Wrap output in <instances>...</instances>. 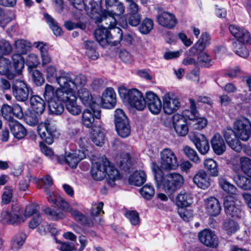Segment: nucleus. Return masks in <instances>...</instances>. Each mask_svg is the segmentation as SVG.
Here are the masks:
<instances>
[{"instance_id": "obj_44", "label": "nucleus", "mask_w": 251, "mask_h": 251, "mask_svg": "<svg viewBox=\"0 0 251 251\" xmlns=\"http://www.w3.org/2000/svg\"><path fill=\"white\" fill-rule=\"evenodd\" d=\"M44 17L54 34L56 36L62 35L63 32L61 28L58 26V23L48 14H45Z\"/></svg>"}, {"instance_id": "obj_15", "label": "nucleus", "mask_w": 251, "mask_h": 251, "mask_svg": "<svg viewBox=\"0 0 251 251\" xmlns=\"http://www.w3.org/2000/svg\"><path fill=\"white\" fill-rule=\"evenodd\" d=\"M229 30L231 34L237 39L236 41L233 42L251 44V36L246 29L238 25H230L229 26Z\"/></svg>"}, {"instance_id": "obj_4", "label": "nucleus", "mask_w": 251, "mask_h": 251, "mask_svg": "<svg viewBox=\"0 0 251 251\" xmlns=\"http://www.w3.org/2000/svg\"><path fill=\"white\" fill-rule=\"evenodd\" d=\"M119 93L124 102L128 103L138 110H143L145 108V98L137 89L128 90L122 86L119 88Z\"/></svg>"}, {"instance_id": "obj_34", "label": "nucleus", "mask_w": 251, "mask_h": 251, "mask_svg": "<svg viewBox=\"0 0 251 251\" xmlns=\"http://www.w3.org/2000/svg\"><path fill=\"white\" fill-rule=\"evenodd\" d=\"M146 178L147 176L144 171H136L130 176L129 182L131 185L140 186L145 183Z\"/></svg>"}, {"instance_id": "obj_29", "label": "nucleus", "mask_w": 251, "mask_h": 251, "mask_svg": "<svg viewBox=\"0 0 251 251\" xmlns=\"http://www.w3.org/2000/svg\"><path fill=\"white\" fill-rule=\"evenodd\" d=\"M61 88L56 90L55 100L67 103L71 99L72 96H75V94L73 90L65 88L62 85H59Z\"/></svg>"}, {"instance_id": "obj_31", "label": "nucleus", "mask_w": 251, "mask_h": 251, "mask_svg": "<svg viewBox=\"0 0 251 251\" xmlns=\"http://www.w3.org/2000/svg\"><path fill=\"white\" fill-rule=\"evenodd\" d=\"M206 207L209 214L213 216H217L220 213L221 210L219 201L213 197L207 200Z\"/></svg>"}, {"instance_id": "obj_23", "label": "nucleus", "mask_w": 251, "mask_h": 251, "mask_svg": "<svg viewBox=\"0 0 251 251\" xmlns=\"http://www.w3.org/2000/svg\"><path fill=\"white\" fill-rule=\"evenodd\" d=\"M156 19L160 25L169 29L173 28L177 22L175 16L167 12H163L159 14Z\"/></svg>"}, {"instance_id": "obj_5", "label": "nucleus", "mask_w": 251, "mask_h": 251, "mask_svg": "<svg viewBox=\"0 0 251 251\" xmlns=\"http://www.w3.org/2000/svg\"><path fill=\"white\" fill-rule=\"evenodd\" d=\"M59 81L64 87L74 91L77 87L85 86L87 83V77L82 74L74 76L67 73L59 79Z\"/></svg>"}, {"instance_id": "obj_52", "label": "nucleus", "mask_w": 251, "mask_h": 251, "mask_svg": "<svg viewBox=\"0 0 251 251\" xmlns=\"http://www.w3.org/2000/svg\"><path fill=\"white\" fill-rule=\"evenodd\" d=\"M26 235L25 234L21 233L17 235L13 240L11 249L13 251H17L19 250L23 245Z\"/></svg>"}, {"instance_id": "obj_39", "label": "nucleus", "mask_w": 251, "mask_h": 251, "mask_svg": "<svg viewBox=\"0 0 251 251\" xmlns=\"http://www.w3.org/2000/svg\"><path fill=\"white\" fill-rule=\"evenodd\" d=\"M91 139L97 146H101L103 144L104 135L100 131V126H95V128L92 129Z\"/></svg>"}, {"instance_id": "obj_42", "label": "nucleus", "mask_w": 251, "mask_h": 251, "mask_svg": "<svg viewBox=\"0 0 251 251\" xmlns=\"http://www.w3.org/2000/svg\"><path fill=\"white\" fill-rule=\"evenodd\" d=\"M117 163L121 169L125 171H128L132 165L129 154L128 153H123L121 155L119 160L117 161Z\"/></svg>"}, {"instance_id": "obj_53", "label": "nucleus", "mask_w": 251, "mask_h": 251, "mask_svg": "<svg viewBox=\"0 0 251 251\" xmlns=\"http://www.w3.org/2000/svg\"><path fill=\"white\" fill-rule=\"evenodd\" d=\"M184 154L191 161L196 163L200 162V158L196 151L188 146H186L183 149Z\"/></svg>"}, {"instance_id": "obj_36", "label": "nucleus", "mask_w": 251, "mask_h": 251, "mask_svg": "<svg viewBox=\"0 0 251 251\" xmlns=\"http://www.w3.org/2000/svg\"><path fill=\"white\" fill-rule=\"evenodd\" d=\"M47 78L49 81L56 82L59 85H62L59 79L66 75V73H61L59 76L57 75L56 70L54 66L50 65L46 69Z\"/></svg>"}, {"instance_id": "obj_27", "label": "nucleus", "mask_w": 251, "mask_h": 251, "mask_svg": "<svg viewBox=\"0 0 251 251\" xmlns=\"http://www.w3.org/2000/svg\"><path fill=\"white\" fill-rule=\"evenodd\" d=\"M85 157V153L83 151L79 150L73 153H69L65 156V163L73 168H76L80 160Z\"/></svg>"}, {"instance_id": "obj_28", "label": "nucleus", "mask_w": 251, "mask_h": 251, "mask_svg": "<svg viewBox=\"0 0 251 251\" xmlns=\"http://www.w3.org/2000/svg\"><path fill=\"white\" fill-rule=\"evenodd\" d=\"M30 104L32 110L43 114L46 108L45 100L37 95L32 96L30 98Z\"/></svg>"}, {"instance_id": "obj_33", "label": "nucleus", "mask_w": 251, "mask_h": 251, "mask_svg": "<svg viewBox=\"0 0 251 251\" xmlns=\"http://www.w3.org/2000/svg\"><path fill=\"white\" fill-rule=\"evenodd\" d=\"M233 180L240 188L245 190H251V179L250 178L237 173L233 176Z\"/></svg>"}, {"instance_id": "obj_26", "label": "nucleus", "mask_w": 251, "mask_h": 251, "mask_svg": "<svg viewBox=\"0 0 251 251\" xmlns=\"http://www.w3.org/2000/svg\"><path fill=\"white\" fill-rule=\"evenodd\" d=\"M211 144L214 152L217 155H221L226 150V145L222 136L216 133L211 140Z\"/></svg>"}, {"instance_id": "obj_63", "label": "nucleus", "mask_w": 251, "mask_h": 251, "mask_svg": "<svg viewBox=\"0 0 251 251\" xmlns=\"http://www.w3.org/2000/svg\"><path fill=\"white\" fill-rule=\"evenodd\" d=\"M224 228L228 234H230L237 231L238 226L233 220H228L224 222Z\"/></svg>"}, {"instance_id": "obj_1", "label": "nucleus", "mask_w": 251, "mask_h": 251, "mask_svg": "<svg viewBox=\"0 0 251 251\" xmlns=\"http://www.w3.org/2000/svg\"><path fill=\"white\" fill-rule=\"evenodd\" d=\"M151 169L157 187H162L168 195H172L179 189L184 183L183 176L178 173H170L164 176L163 171L155 162L152 163Z\"/></svg>"}, {"instance_id": "obj_3", "label": "nucleus", "mask_w": 251, "mask_h": 251, "mask_svg": "<svg viewBox=\"0 0 251 251\" xmlns=\"http://www.w3.org/2000/svg\"><path fill=\"white\" fill-rule=\"evenodd\" d=\"M95 36L97 41L102 46L107 44L116 46L122 40L123 31L117 26L108 29H97Z\"/></svg>"}, {"instance_id": "obj_55", "label": "nucleus", "mask_w": 251, "mask_h": 251, "mask_svg": "<svg viewBox=\"0 0 251 251\" xmlns=\"http://www.w3.org/2000/svg\"><path fill=\"white\" fill-rule=\"evenodd\" d=\"M14 66L17 74L20 75L24 67V60L22 56L19 53L13 56Z\"/></svg>"}, {"instance_id": "obj_10", "label": "nucleus", "mask_w": 251, "mask_h": 251, "mask_svg": "<svg viewBox=\"0 0 251 251\" xmlns=\"http://www.w3.org/2000/svg\"><path fill=\"white\" fill-rule=\"evenodd\" d=\"M100 110L99 105L91 106L89 109L84 110L82 113V120L83 125L87 128L92 129L98 126L95 122V118L100 119Z\"/></svg>"}, {"instance_id": "obj_48", "label": "nucleus", "mask_w": 251, "mask_h": 251, "mask_svg": "<svg viewBox=\"0 0 251 251\" xmlns=\"http://www.w3.org/2000/svg\"><path fill=\"white\" fill-rule=\"evenodd\" d=\"M219 184L224 191L232 195H235L237 192L236 187L230 183L226 179L221 178L219 179Z\"/></svg>"}, {"instance_id": "obj_64", "label": "nucleus", "mask_w": 251, "mask_h": 251, "mask_svg": "<svg viewBox=\"0 0 251 251\" xmlns=\"http://www.w3.org/2000/svg\"><path fill=\"white\" fill-rule=\"evenodd\" d=\"M126 216L128 218L132 225L136 226L140 223V218L138 213L134 210L128 211L126 214Z\"/></svg>"}, {"instance_id": "obj_47", "label": "nucleus", "mask_w": 251, "mask_h": 251, "mask_svg": "<svg viewBox=\"0 0 251 251\" xmlns=\"http://www.w3.org/2000/svg\"><path fill=\"white\" fill-rule=\"evenodd\" d=\"M239 165L243 172L251 178V159L242 157L240 158Z\"/></svg>"}, {"instance_id": "obj_50", "label": "nucleus", "mask_w": 251, "mask_h": 251, "mask_svg": "<svg viewBox=\"0 0 251 251\" xmlns=\"http://www.w3.org/2000/svg\"><path fill=\"white\" fill-rule=\"evenodd\" d=\"M198 64L201 67L208 68L212 65L211 57L205 52H201L198 57Z\"/></svg>"}, {"instance_id": "obj_21", "label": "nucleus", "mask_w": 251, "mask_h": 251, "mask_svg": "<svg viewBox=\"0 0 251 251\" xmlns=\"http://www.w3.org/2000/svg\"><path fill=\"white\" fill-rule=\"evenodd\" d=\"M190 139L201 154H205L208 152L210 146L207 139L203 134H194L190 136Z\"/></svg>"}, {"instance_id": "obj_2", "label": "nucleus", "mask_w": 251, "mask_h": 251, "mask_svg": "<svg viewBox=\"0 0 251 251\" xmlns=\"http://www.w3.org/2000/svg\"><path fill=\"white\" fill-rule=\"evenodd\" d=\"M91 173L92 176L96 180L103 179L107 175V182L112 187L115 185V181L120 178L117 169L103 157L93 163Z\"/></svg>"}, {"instance_id": "obj_45", "label": "nucleus", "mask_w": 251, "mask_h": 251, "mask_svg": "<svg viewBox=\"0 0 251 251\" xmlns=\"http://www.w3.org/2000/svg\"><path fill=\"white\" fill-rule=\"evenodd\" d=\"M191 200L189 195L184 192H181L177 196L176 203L179 208L187 207L191 203Z\"/></svg>"}, {"instance_id": "obj_18", "label": "nucleus", "mask_w": 251, "mask_h": 251, "mask_svg": "<svg viewBox=\"0 0 251 251\" xmlns=\"http://www.w3.org/2000/svg\"><path fill=\"white\" fill-rule=\"evenodd\" d=\"M200 242L206 246L216 248L218 245V239L214 232L209 229H204L198 234Z\"/></svg>"}, {"instance_id": "obj_62", "label": "nucleus", "mask_w": 251, "mask_h": 251, "mask_svg": "<svg viewBox=\"0 0 251 251\" xmlns=\"http://www.w3.org/2000/svg\"><path fill=\"white\" fill-rule=\"evenodd\" d=\"M114 121L115 125L129 121L125 112L121 109H117L115 110Z\"/></svg>"}, {"instance_id": "obj_35", "label": "nucleus", "mask_w": 251, "mask_h": 251, "mask_svg": "<svg viewBox=\"0 0 251 251\" xmlns=\"http://www.w3.org/2000/svg\"><path fill=\"white\" fill-rule=\"evenodd\" d=\"M34 46L39 49L42 57V65H45L51 62V58L48 53V48L43 42H35Z\"/></svg>"}, {"instance_id": "obj_37", "label": "nucleus", "mask_w": 251, "mask_h": 251, "mask_svg": "<svg viewBox=\"0 0 251 251\" xmlns=\"http://www.w3.org/2000/svg\"><path fill=\"white\" fill-rule=\"evenodd\" d=\"M76 99L75 95L72 96L71 99L65 103L67 110L73 115H78L81 112L80 106L76 103Z\"/></svg>"}, {"instance_id": "obj_16", "label": "nucleus", "mask_w": 251, "mask_h": 251, "mask_svg": "<svg viewBox=\"0 0 251 251\" xmlns=\"http://www.w3.org/2000/svg\"><path fill=\"white\" fill-rule=\"evenodd\" d=\"M190 114L186 115L188 118L192 121H196L194 126L196 129H201L203 128L207 125V120L204 118H200L199 114L197 109V106L195 101L192 99H189Z\"/></svg>"}, {"instance_id": "obj_41", "label": "nucleus", "mask_w": 251, "mask_h": 251, "mask_svg": "<svg viewBox=\"0 0 251 251\" xmlns=\"http://www.w3.org/2000/svg\"><path fill=\"white\" fill-rule=\"evenodd\" d=\"M205 168L209 172L210 175L214 177L219 175L218 163L211 158L206 159L203 163Z\"/></svg>"}, {"instance_id": "obj_57", "label": "nucleus", "mask_w": 251, "mask_h": 251, "mask_svg": "<svg viewBox=\"0 0 251 251\" xmlns=\"http://www.w3.org/2000/svg\"><path fill=\"white\" fill-rule=\"evenodd\" d=\"M153 26V21L150 19L146 18L142 22L139 30L141 33L147 34L152 29Z\"/></svg>"}, {"instance_id": "obj_11", "label": "nucleus", "mask_w": 251, "mask_h": 251, "mask_svg": "<svg viewBox=\"0 0 251 251\" xmlns=\"http://www.w3.org/2000/svg\"><path fill=\"white\" fill-rule=\"evenodd\" d=\"M119 15L113 11L104 10L96 20V23L100 24L99 29H108L116 26L117 20L115 16Z\"/></svg>"}, {"instance_id": "obj_46", "label": "nucleus", "mask_w": 251, "mask_h": 251, "mask_svg": "<svg viewBox=\"0 0 251 251\" xmlns=\"http://www.w3.org/2000/svg\"><path fill=\"white\" fill-rule=\"evenodd\" d=\"M116 129L118 134L123 138H125L130 133V126L129 121L115 125Z\"/></svg>"}, {"instance_id": "obj_58", "label": "nucleus", "mask_w": 251, "mask_h": 251, "mask_svg": "<svg viewBox=\"0 0 251 251\" xmlns=\"http://www.w3.org/2000/svg\"><path fill=\"white\" fill-rule=\"evenodd\" d=\"M56 90L53 86L49 84H46L45 91L43 93L44 97L48 102L55 99Z\"/></svg>"}, {"instance_id": "obj_13", "label": "nucleus", "mask_w": 251, "mask_h": 251, "mask_svg": "<svg viewBox=\"0 0 251 251\" xmlns=\"http://www.w3.org/2000/svg\"><path fill=\"white\" fill-rule=\"evenodd\" d=\"M37 131L41 138L48 144L53 142L55 136L56 128L48 122L40 124L37 127Z\"/></svg>"}, {"instance_id": "obj_19", "label": "nucleus", "mask_w": 251, "mask_h": 251, "mask_svg": "<svg viewBox=\"0 0 251 251\" xmlns=\"http://www.w3.org/2000/svg\"><path fill=\"white\" fill-rule=\"evenodd\" d=\"M1 216L3 222L8 224L17 225L24 221L21 217L20 208L18 206L13 208L10 212L3 211Z\"/></svg>"}, {"instance_id": "obj_6", "label": "nucleus", "mask_w": 251, "mask_h": 251, "mask_svg": "<svg viewBox=\"0 0 251 251\" xmlns=\"http://www.w3.org/2000/svg\"><path fill=\"white\" fill-rule=\"evenodd\" d=\"M161 168L166 171L175 170L178 167V162L174 152L170 149H163L160 152Z\"/></svg>"}, {"instance_id": "obj_7", "label": "nucleus", "mask_w": 251, "mask_h": 251, "mask_svg": "<svg viewBox=\"0 0 251 251\" xmlns=\"http://www.w3.org/2000/svg\"><path fill=\"white\" fill-rule=\"evenodd\" d=\"M12 94L19 101L25 102L29 97L30 88L25 81L20 79H16L12 81Z\"/></svg>"}, {"instance_id": "obj_17", "label": "nucleus", "mask_w": 251, "mask_h": 251, "mask_svg": "<svg viewBox=\"0 0 251 251\" xmlns=\"http://www.w3.org/2000/svg\"><path fill=\"white\" fill-rule=\"evenodd\" d=\"M145 106L153 114H158L161 111L162 103L158 96L153 92L146 93L145 99Z\"/></svg>"}, {"instance_id": "obj_38", "label": "nucleus", "mask_w": 251, "mask_h": 251, "mask_svg": "<svg viewBox=\"0 0 251 251\" xmlns=\"http://www.w3.org/2000/svg\"><path fill=\"white\" fill-rule=\"evenodd\" d=\"M48 106L50 114L61 115L64 111V105L61 101L55 99L48 102Z\"/></svg>"}, {"instance_id": "obj_40", "label": "nucleus", "mask_w": 251, "mask_h": 251, "mask_svg": "<svg viewBox=\"0 0 251 251\" xmlns=\"http://www.w3.org/2000/svg\"><path fill=\"white\" fill-rule=\"evenodd\" d=\"M105 6L106 10L110 8H115L119 15L123 14L125 11L123 3L119 0H105Z\"/></svg>"}, {"instance_id": "obj_8", "label": "nucleus", "mask_w": 251, "mask_h": 251, "mask_svg": "<svg viewBox=\"0 0 251 251\" xmlns=\"http://www.w3.org/2000/svg\"><path fill=\"white\" fill-rule=\"evenodd\" d=\"M234 127L239 139L244 141L249 140L251 133V124L247 118L241 117L236 119Z\"/></svg>"}, {"instance_id": "obj_30", "label": "nucleus", "mask_w": 251, "mask_h": 251, "mask_svg": "<svg viewBox=\"0 0 251 251\" xmlns=\"http://www.w3.org/2000/svg\"><path fill=\"white\" fill-rule=\"evenodd\" d=\"M9 125L12 133L16 138L22 139L26 135L25 128L18 121H11Z\"/></svg>"}, {"instance_id": "obj_60", "label": "nucleus", "mask_w": 251, "mask_h": 251, "mask_svg": "<svg viewBox=\"0 0 251 251\" xmlns=\"http://www.w3.org/2000/svg\"><path fill=\"white\" fill-rule=\"evenodd\" d=\"M12 50V48L9 41L3 39L0 40V57L9 54Z\"/></svg>"}, {"instance_id": "obj_51", "label": "nucleus", "mask_w": 251, "mask_h": 251, "mask_svg": "<svg viewBox=\"0 0 251 251\" xmlns=\"http://www.w3.org/2000/svg\"><path fill=\"white\" fill-rule=\"evenodd\" d=\"M226 214L233 218H239L241 217V210L239 205L236 203L227 208L225 209Z\"/></svg>"}, {"instance_id": "obj_12", "label": "nucleus", "mask_w": 251, "mask_h": 251, "mask_svg": "<svg viewBox=\"0 0 251 251\" xmlns=\"http://www.w3.org/2000/svg\"><path fill=\"white\" fill-rule=\"evenodd\" d=\"M58 201H59L57 202L58 205L57 206L60 207L65 211H70L72 216L80 224L88 226H93V224L91 220L82 215L78 211L72 209L69 203L62 197H59Z\"/></svg>"}, {"instance_id": "obj_32", "label": "nucleus", "mask_w": 251, "mask_h": 251, "mask_svg": "<svg viewBox=\"0 0 251 251\" xmlns=\"http://www.w3.org/2000/svg\"><path fill=\"white\" fill-rule=\"evenodd\" d=\"M78 96L82 103L86 106L91 107L98 105L94 103L91 94L85 88H81L78 91Z\"/></svg>"}, {"instance_id": "obj_54", "label": "nucleus", "mask_w": 251, "mask_h": 251, "mask_svg": "<svg viewBox=\"0 0 251 251\" xmlns=\"http://www.w3.org/2000/svg\"><path fill=\"white\" fill-rule=\"evenodd\" d=\"M140 193L145 199L149 200L154 196L155 191L152 186L146 184L140 189Z\"/></svg>"}, {"instance_id": "obj_22", "label": "nucleus", "mask_w": 251, "mask_h": 251, "mask_svg": "<svg viewBox=\"0 0 251 251\" xmlns=\"http://www.w3.org/2000/svg\"><path fill=\"white\" fill-rule=\"evenodd\" d=\"M128 17L127 23L132 26H137L141 22L142 16L139 13V7L136 3L132 2L128 6Z\"/></svg>"}, {"instance_id": "obj_59", "label": "nucleus", "mask_w": 251, "mask_h": 251, "mask_svg": "<svg viewBox=\"0 0 251 251\" xmlns=\"http://www.w3.org/2000/svg\"><path fill=\"white\" fill-rule=\"evenodd\" d=\"M42 211L46 214L49 215L54 220H57L64 217V214L60 210H51L50 207H45L42 208Z\"/></svg>"}, {"instance_id": "obj_20", "label": "nucleus", "mask_w": 251, "mask_h": 251, "mask_svg": "<svg viewBox=\"0 0 251 251\" xmlns=\"http://www.w3.org/2000/svg\"><path fill=\"white\" fill-rule=\"evenodd\" d=\"M173 126L176 133L180 136H185L188 132L186 119L181 115L175 114L172 118Z\"/></svg>"}, {"instance_id": "obj_56", "label": "nucleus", "mask_w": 251, "mask_h": 251, "mask_svg": "<svg viewBox=\"0 0 251 251\" xmlns=\"http://www.w3.org/2000/svg\"><path fill=\"white\" fill-rule=\"evenodd\" d=\"M101 2L102 0H83L82 8L84 6L96 12L100 8Z\"/></svg>"}, {"instance_id": "obj_24", "label": "nucleus", "mask_w": 251, "mask_h": 251, "mask_svg": "<svg viewBox=\"0 0 251 251\" xmlns=\"http://www.w3.org/2000/svg\"><path fill=\"white\" fill-rule=\"evenodd\" d=\"M193 180L198 187L203 189L210 185V179L207 173L203 170H199L194 176Z\"/></svg>"}, {"instance_id": "obj_9", "label": "nucleus", "mask_w": 251, "mask_h": 251, "mask_svg": "<svg viewBox=\"0 0 251 251\" xmlns=\"http://www.w3.org/2000/svg\"><path fill=\"white\" fill-rule=\"evenodd\" d=\"M163 108L165 113L170 115L181 107L179 99L174 93H167L163 97Z\"/></svg>"}, {"instance_id": "obj_43", "label": "nucleus", "mask_w": 251, "mask_h": 251, "mask_svg": "<svg viewBox=\"0 0 251 251\" xmlns=\"http://www.w3.org/2000/svg\"><path fill=\"white\" fill-rule=\"evenodd\" d=\"M245 44L239 42H232V48L236 54L246 58L249 56V51Z\"/></svg>"}, {"instance_id": "obj_14", "label": "nucleus", "mask_w": 251, "mask_h": 251, "mask_svg": "<svg viewBox=\"0 0 251 251\" xmlns=\"http://www.w3.org/2000/svg\"><path fill=\"white\" fill-rule=\"evenodd\" d=\"M224 137L227 144L233 150L240 152L242 150V145L238 139L237 134L231 128H226L223 131Z\"/></svg>"}, {"instance_id": "obj_49", "label": "nucleus", "mask_w": 251, "mask_h": 251, "mask_svg": "<svg viewBox=\"0 0 251 251\" xmlns=\"http://www.w3.org/2000/svg\"><path fill=\"white\" fill-rule=\"evenodd\" d=\"M41 114H42L31 110L26 114L25 120L28 125L34 126L38 124L40 116Z\"/></svg>"}, {"instance_id": "obj_61", "label": "nucleus", "mask_w": 251, "mask_h": 251, "mask_svg": "<svg viewBox=\"0 0 251 251\" xmlns=\"http://www.w3.org/2000/svg\"><path fill=\"white\" fill-rule=\"evenodd\" d=\"M1 112L2 116L5 120L10 122L13 121V106L4 104L1 108Z\"/></svg>"}, {"instance_id": "obj_25", "label": "nucleus", "mask_w": 251, "mask_h": 251, "mask_svg": "<svg viewBox=\"0 0 251 251\" xmlns=\"http://www.w3.org/2000/svg\"><path fill=\"white\" fill-rule=\"evenodd\" d=\"M116 102V95L113 89L107 88L103 93L101 98V104L105 108H113Z\"/></svg>"}]
</instances>
